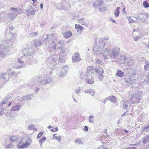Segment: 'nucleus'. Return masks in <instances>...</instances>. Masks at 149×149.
Returning <instances> with one entry per match:
<instances>
[{"mask_svg": "<svg viewBox=\"0 0 149 149\" xmlns=\"http://www.w3.org/2000/svg\"><path fill=\"white\" fill-rule=\"evenodd\" d=\"M120 48L118 47L114 48L109 53V49L106 48L103 52H102V55L104 59L111 58L116 61V59L118 56L120 52Z\"/></svg>", "mask_w": 149, "mask_h": 149, "instance_id": "obj_1", "label": "nucleus"}, {"mask_svg": "<svg viewBox=\"0 0 149 149\" xmlns=\"http://www.w3.org/2000/svg\"><path fill=\"white\" fill-rule=\"evenodd\" d=\"M52 81L51 77L43 76L39 78L37 77H35L32 79L30 82L32 83V86L33 84H38L39 86L42 87V85H45L51 82Z\"/></svg>", "mask_w": 149, "mask_h": 149, "instance_id": "obj_2", "label": "nucleus"}, {"mask_svg": "<svg viewBox=\"0 0 149 149\" xmlns=\"http://www.w3.org/2000/svg\"><path fill=\"white\" fill-rule=\"evenodd\" d=\"M12 34L10 33L9 28H7L5 31V36L6 40L3 42L2 46L5 49L8 48L12 45V42L10 41L12 37Z\"/></svg>", "mask_w": 149, "mask_h": 149, "instance_id": "obj_3", "label": "nucleus"}, {"mask_svg": "<svg viewBox=\"0 0 149 149\" xmlns=\"http://www.w3.org/2000/svg\"><path fill=\"white\" fill-rule=\"evenodd\" d=\"M53 35H44L43 37V38L44 39L43 41L46 42H50V41H52L51 45L53 49L54 50H55L56 49V44L55 43V42L54 41H52V39H53Z\"/></svg>", "mask_w": 149, "mask_h": 149, "instance_id": "obj_4", "label": "nucleus"}, {"mask_svg": "<svg viewBox=\"0 0 149 149\" xmlns=\"http://www.w3.org/2000/svg\"><path fill=\"white\" fill-rule=\"evenodd\" d=\"M138 77L139 75L136 71H135L131 74V76L128 79H125V81L126 83L133 84L136 82Z\"/></svg>", "mask_w": 149, "mask_h": 149, "instance_id": "obj_5", "label": "nucleus"}, {"mask_svg": "<svg viewBox=\"0 0 149 149\" xmlns=\"http://www.w3.org/2000/svg\"><path fill=\"white\" fill-rule=\"evenodd\" d=\"M143 94L140 91H137L135 92V96L134 98V100L132 101L131 104L138 103L141 97L142 96Z\"/></svg>", "mask_w": 149, "mask_h": 149, "instance_id": "obj_6", "label": "nucleus"}, {"mask_svg": "<svg viewBox=\"0 0 149 149\" xmlns=\"http://www.w3.org/2000/svg\"><path fill=\"white\" fill-rule=\"evenodd\" d=\"M72 60L74 63H77L80 61L81 58L78 53H74L72 56Z\"/></svg>", "mask_w": 149, "mask_h": 149, "instance_id": "obj_7", "label": "nucleus"}, {"mask_svg": "<svg viewBox=\"0 0 149 149\" xmlns=\"http://www.w3.org/2000/svg\"><path fill=\"white\" fill-rule=\"evenodd\" d=\"M12 105V107L10 109L12 111H18L22 107V105L20 104L16 103L15 102L13 103Z\"/></svg>", "mask_w": 149, "mask_h": 149, "instance_id": "obj_8", "label": "nucleus"}, {"mask_svg": "<svg viewBox=\"0 0 149 149\" xmlns=\"http://www.w3.org/2000/svg\"><path fill=\"white\" fill-rule=\"evenodd\" d=\"M86 76L85 81L88 84H92L94 82L93 75H86Z\"/></svg>", "mask_w": 149, "mask_h": 149, "instance_id": "obj_9", "label": "nucleus"}, {"mask_svg": "<svg viewBox=\"0 0 149 149\" xmlns=\"http://www.w3.org/2000/svg\"><path fill=\"white\" fill-rule=\"evenodd\" d=\"M103 3V2L102 0H96L93 3V6L95 8H96L100 6Z\"/></svg>", "mask_w": 149, "mask_h": 149, "instance_id": "obj_10", "label": "nucleus"}, {"mask_svg": "<svg viewBox=\"0 0 149 149\" xmlns=\"http://www.w3.org/2000/svg\"><path fill=\"white\" fill-rule=\"evenodd\" d=\"M23 62L21 61L19 59L17 60V62L15 63L14 66V68H22L23 66Z\"/></svg>", "mask_w": 149, "mask_h": 149, "instance_id": "obj_11", "label": "nucleus"}, {"mask_svg": "<svg viewBox=\"0 0 149 149\" xmlns=\"http://www.w3.org/2000/svg\"><path fill=\"white\" fill-rule=\"evenodd\" d=\"M127 60V64L129 66L134 65L136 61L135 59H134L132 57H128Z\"/></svg>", "mask_w": 149, "mask_h": 149, "instance_id": "obj_12", "label": "nucleus"}, {"mask_svg": "<svg viewBox=\"0 0 149 149\" xmlns=\"http://www.w3.org/2000/svg\"><path fill=\"white\" fill-rule=\"evenodd\" d=\"M32 49H24L23 50L24 55V56H30L32 53Z\"/></svg>", "mask_w": 149, "mask_h": 149, "instance_id": "obj_13", "label": "nucleus"}, {"mask_svg": "<svg viewBox=\"0 0 149 149\" xmlns=\"http://www.w3.org/2000/svg\"><path fill=\"white\" fill-rule=\"evenodd\" d=\"M101 49V48L99 47V45H95L93 48V51L96 53H100V52H101V54H102V52H104V50L102 51V52L100 49Z\"/></svg>", "mask_w": 149, "mask_h": 149, "instance_id": "obj_14", "label": "nucleus"}, {"mask_svg": "<svg viewBox=\"0 0 149 149\" xmlns=\"http://www.w3.org/2000/svg\"><path fill=\"white\" fill-rule=\"evenodd\" d=\"M9 74L6 73H3L0 75V77L1 79L4 80V82L7 81L9 79Z\"/></svg>", "mask_w": 149, "mask_h": 149, "instance_id": "obj_15", "label": "nucleus"}, {"mask_svg": "<svg viewBox=\"0 0 149 149\" xmlns=\"http://www.w3.org/2000/svg\"><path fill=\"white\" fill-rule=\"evenodd\" d=\"M93 67L92 66L88 67L86 71V75H93L94 72Z\"/></svg>", "mask_w": 149, "mask_h": 149, "instance_id": "obj_16", "label": "nucleus"}, {"mask_svg": "<svg viewBox=\"0 0 149 149\" xmlns=\"http://www.w3.org/2000/svg\"><path fill=\"white\" fill-rule=\"evenodd\" d=\"M139 17L140 18V19L141 20L144 22L148 16V15L145 13H140L139 14Z\"/></svg>", "mask_w": 149, "mask_h": 149, "instance_id": "obj_17", "label": "nucleus"}, {"mask_svg": "<svg viewBox=\"0 0 149 149\" xmlns=\"http://www.w3.org/2000/svg\"><path fill=\"white\" fill-rule=\"evenodd\" d=\"M58 49L60 51V53H67L69 51L68 49L63 47H59Z\"/></svg>", "mask_w": 149, "mask_h": 149, "instance_id": "obj_18", "label": "nucleus"}, {"mask_svg": "<svg viewBox=\"0 0 149 149\" xmlns=\"http://www.w3.org/2000/svg\"><path fill=\"white\" fill-rule=\"evenodd\" d=\"M106 100H110L111 102L113 103H115L116 101V99L115 96H111L105 98Z\"/></svg>", "mask_w": 149, "mask_h": 149, "instance_id": "obj_19", "label": "nucleus"}, {"mask_svg": "<svg viewBox=\"0 0 149 149\" xmlns=\"http://www.w3.org/2000/svg\"><path fill=\"white\" fill-rule=\"evenodd\" d=\"M106 41L102 39H100L99 40V47L102 48L103 47H105L106 46V43H105Z\"/></svg>", "mask_w": 149, "mask_h": 149, "instance_id": "obj_20", "label": "nucleus"}, {"mask_svg": "<svg viewBox=\"0 0 149 149\" xmlns=\"http://www.w3.org/2000/svg\"><path fill=\"white\" fill-rule=\"evenodd\" d=\"M127 59V58L125 56H121L120 57L119 62L121 64L125 63Z\"/></svg>", "mask_w": 149, "mask_h": 149, "instance_id": "obj_21", "label": "nucleus"}, {"mask_svg": "<svg viewBox=\"0 0 149 149\" xmlns=\"http://www.w3.org/2000/svg\"><path fill=\"white\" fill-rule=\"evenodd\" d=\"M124 74V72L120 70H118L116 74V75L119 77H123Z\"/></svg>", "mask_w": 149, "mask_h": 149, "instance_id": "obj_22", "label": "nucleus"}, {"mask_svg": "<svg viewBox=\"0 0 149 149\" xmlns=\"http://www.w3.org/2000/svg\"><path fill=\"white\" fill-rule=\"evenodd\" d=\"M75 26V29H77V32L81 31L84 29L83 27L79 24H76Z\"/></svg>", "mask_w": 149, "mask_h": 149, "instance_id": "obj_23", "label": "nucleus"}, {"mask_svg": "<svg viewBox=\"0 0 149 149\" xmlns=\"http://www.w3.org/2000/svg\"><path fill=\"white\" fill-rule=\"evenodd\" d=\"M42 42L41 41L36 40L34 41V45L37 48H38L41 45Z\"/></svg>", "mask_w": 149, "mask_h": 149, "instance_id": "obj_24", "label": "nucleus"}, {"mask_svg": "<svg viewBox=\"0 0 149 149\" xmlns=\"http://www.w3.org/2000/svg\"><path fill=\"white\" fill-rule=\"evenodd\" d=\"M143 142L144 144L147 143L149 141V134L147 135L143 138Z\"/></svg>", "mask_w": 149, "mask_h": 149, "instance_id": "obj_25", "label": "nucleus"}, {"mask_svg": "<svg viewBox=\"0 0 149 149\" xmlns=\"http://www.w3.org/2000/svg\"><path fill=\"white\" fill-rule=\"evenodd\" d=\"M17 15L16 14H14V13H9L8 17L11 20H13L17 16Z\"/></svg>", "mask_w": 149, "mask_h": 149, "instance_id": "obj_26", "label": "nucleus"}, {"mask_svg": "<svg viewBox=\"0 0 149 149\" xmlns=\"http://www.w3.org/2000/svg\"><path fill=\"white\" fill-rule=\"evenodd\" d=\"M10 10H13V11H15L17 12V14H20L22 13L21 11V9L18 8L11 7L10 8Z\"/></svg>", "mask_w": 149, "mask_h": 149, "instance_id": "obj_27", "label": "nucleus"}, {"mask_svg": "<svg viewBox=\"0 0 149 149\" xmlns=\"http://www.w3.org/2000/svg\"><path fill=\"white\" fill-rule=\"evenodd\" d=\"M72 35V33L70 31H68L63 33V36L66 38H68Z\"/></svg>", "mask_w": 149, "mask_h": 149, "instance_id": "obj_28", "label": "nucleus"}, {"mask_svg": "<svg viewBox=\"0 0 149 149\" xmlns=\"http://www.w3.org/2000/svg\"><path fill=\"white\" fill-rule=\"evenodd\" d=\"M144 68L145 71L149 70V61H145V65L144 66Z\"/></svg>", "mask_w": 149, "mask_h": 149, "instance_id": "obj_29", "label": "nucleus"}, {"mask_svg": "<svg viewBox=\"0 0 149 149\" xmlns=\"http://www.w3.org/2000/svg\"><path fill=\"white\" fill-rule=\"evenodd\" d=\"M123 108L125 109H127L128 107L130 106V101L128 100L126 101L123 104Z\"/></svg>", "mask_w": 149, "mask_h": 149, "instance_id": "obj_30", "label": "nucleus"}, {"mask_svg": "<svg viewBox=\"0 0 149 149\" xmlns=\"http://www.w3.org/2000/svg\"><path fill=\"white\" fill-rule=\"evenodd\" d=\"M95 70L96 72L99 73H103L104 72V70L102 68L100 67L95 68Z\"/></svg>", "mask_w": 149, "mask_h": 149, "instance_id": "obj_31", "label": "nucleus"}, {"mask_svg": "<svg viewBox=\"0 0 149 149\" xmlns=\"http://www.w3.org/2000/svg\"><path fill=\"white\" fill-rule=\"evenodd\" d=\"M27 13L29 16L33 15H34L36 13V10H31L27 11Z\"/></svg>", "mask_w": 149, "mask_h": 149, "instance_id": "obj_32", "label": "nucleus"}, {"mask_svg": "<svg viewBox=\"0 0 149 149\" xmlns=\"http://www.w3.org/2000/svg\"><path fill=\"white\" fill-rule=\"evenodd\" d=\"M25 143H27L28 145H30L31 144L32 141V140L29 137H26L25 139Z\"/></svg>", "mask_w": 149, "mask_h": 149, "instance_id": "obj_33", "label": "nucleus"}, {"mask_svg": "<svg viewBox=\"0 0 149 149\" xmlns=\"http://www.w3.org/2000/svg\"><path fill=\"white\" fill-rule=\"evenodd\" d=\"M18 139V138L17 136H13L11 137L10 141V142H14L15 141H17Z\"/></svg>", "mask_w": 149, "mask_h": 149, "instance_id": "obj_34", "label": "nucleus"}, {"mask_svg": "<svg viewBox=\"0 0 149 149\" xmlns=\"http://www.w3.org/2000/svg\"><path fill=\"white\" fill-rule=\"evenodd\" d=\"M15 100H18L21 102L25 101V97H20L19 96H17L16 97Z\"/></svg>", "mask_w": 149, "mask_h": 149, "instance_id": "obj_35", "label": "nucleus"}, {"mask_svg": "<svg viewBox=\"0 0 149 149\" xmlns=\"http://www.w3.org/2000/svg\"><path fill=\"white\" fill-rule=\"evenodd\" d=\"M68 68L67 65L64 66L63 68L62 71L64 72V74L66 75L68 72Z\"/></svg>", "mask_w": 149, "mask_h": 149, "instance_id": "obj_36", "label": "nucleus"}, {"mask_svg": "<svg viewBox=\"0 0 149 149\" xmlns=\"http://www.w3.org/2000/svg\"><path fill=\"white\" fill-rule=\"evenodd\" d=\"M18 148L19 149V148H26L28 147V145L26 143H23L21 145H17V146Z\"/></svg>", "mask_w": 149, "mask_h": 149, "instance_id": "obj_37", "label": "nucleus"}, {"mask_svg": "<svg viewBox=\"0 0 149 149\" xmlns=\"http://www.w3.org/2000/svg\"><path fill=\"white\" fill-rule=\"evenodd\" d=\"M120 7H118L115 10V11L114 13V15L115 17H118L119 14L120 13V10H119Z\"/></svg>", "mask_w": 149, "mask_h": 149, "instance_id": "obj_38", "label": "nucleus"}, {"mask_svg": "<svg viewBox=\"0 0 149 149\" xmlns=\"http://www.w3.org/2000/svg\"><path fill=\"white\" fill-rule=\"evenodd\" d=\"M84 92L86 93H90L91 94V95L92 96H93L94 94V91L93 90V89L87 90L85 91Z\"/></svg>", "mask_w": 149, "mask_h": 149, "instance_id": "obj_39", "label": "nucleus"}, {"mask_svg": "<svg viewBox=\"0 0 149 149\" xmlns=\"http://www.w3.org/2000/svg\"><path fill=\"white\" fill-rule=\"evenodd\" d=\"M56 134L53 135V139H55L57 140L58 142H60L61 138V136H56Z\"/></svg>", "mask_w": 149, "mask_h": 149, "instance_id": "obj_40", "label": "nucleus"}, {"mask_svg": "<svg viewBox=\"0 0 149 149\" xmlns=\"http://www.w3.org/2000/svg\"><path fill=\"white\" fill-rule=\"evenodd\" d=\"M77 22L78 23H81L82 25H86V23L84 22V19L83 18L79 19Z\"/></svg>", "mask_w": 149, "mask_h": 149, "instance_id": "obj_41", "label": "nucleus"}, {"mask_svg": "<svg viewBox=\"0 0 149 149\" xmlns=\"http://www.w3.org/2000/svg\"><path fill=\"white\" fill-rule=\"evenodd\" d=\"M33 97L31 95H27L24 97L25 101L30 100Z\"/></svg>", "mask_w": 149, "mask_h": 149, "instance_id": "obj_42", "label": "nucleus"}, {"mask_svg": "<svg viewBox=\"0 0 149 149\" xmlns=\"http://www.w3.org/2000/svg\"><path fill=\"white\" fill-rule=\"evenodd\" d=\"M75 143H77L79 144H83V142L80 139L78 138L75 139L74 141Z\"/></svg>", "mask_w": 149, "mask_h": 149, "instance_id": "obj_43", "label": "nucleus"}, {"mask_svg": "<svg viewBox=\"0 0 149 149\" xmlns=\"http://www.w3.org/2000/svg\"><path fill=\"white\" fill-rule=\"evenodd\" d=\"M6 55V54L4 51L0 50V57L4 58Z\"/></svg>", "mask_w": 149, "mask_h": 149, "instance_id": "obj_44", "label": "nucleus"}, {"mask_svg": "<svg viewBox=\"0 0 149 149\" xmlns=\"http://www.w3.org/2000/svg\"><path fill=\"white\" fill-rule=\"evenodd\" d=\"M143 82L147 84H149V77H146Z\"/></svg>", "mask_w": 149, "mask_h": 149, "instance_id": "obj_45", "label": "nucleus"}, {"mask_svg": "<svg viewBox=\"0 0 149 149\" xmlns=\"http://www.w3.org/2000/svg\"><path fill=\"white\" fill-rule=\"evenodd\" d=\"M143 5L145 8H147L149 7V4L147 1H145L143 2Z\"/></svg>", "mask_w": 149, "mask_h": 149, "instance_id": "obj_46", "label": "nucleus"}, {"mask_svg": "<svg viewBox=\"0 0 149 149\" xmlns=\"http://www.w3.org/2000/svg\"><path fill=\"white\" fill-rule=\"evenodd\" d=\"M94 116L92 115L90 116L89 117V121L91 123H93L94 122V120L93 119Z\"/></svg>", "mask_w": 149, "mask_h": 149, "instance_id": "obj_47", "label": "nucleus"}, {"mask_svg": "<svg viewBox=\"0 0 149 149\" xmlns=\"http://www.w3.org/2000/svg\"><path fill=\"white\" fill-rule=\"evenodd\" d=\"M103 77L104 76L103 74H100L98 77L97 79L99 81H102Z\"/></svg>", "mask_w": 149, "mask_h": 149, "instance_id": "obj_48", "label": "nucleus"}, {"mask_svg": "<svg viewBox=\"0 0 149 149\" xmlns=\"http://www.w3.org/2000/svg\"><path fill=\"white\" fill-rule=\"evenodd\" d=\"M64 72L62 71H60L58 73V76L60 77L65 76L66 75L64 74Z\"/></svg>", "mask_w": 149, "mask_h": 149, "instance_id": "obj_49", "label": "nucleus"}, {"mask_svg": "<svg viewBox=\"0 0 149 149\" xmlns=\"http://www.w3.org/2000/svg\"><path fill=\"white\" fill-rule=\"evenodd\" d=\"M57 56H54L52 57V62L53 63L55 62L56 61L58 60V57H57Z\"/></svg>", "mask_w": 149, "mask_h": 149, "instance_id": "obj_50", "label": "nucleus"}, {"mask_svg": "<svg viewBox=\"0 0 149 149\" xmlns=\"http://www.w3.org/2000/svg\"><path fill=\"white\" fill-rule=\"evenodd\" d=\"M46 140V137H43L40 139L39 141V143H42Z\"/></svg>", "mask_w": 149, "mask_h": 149, "instance_id": "obj_51", "label": "nucleus"}, {"mask_svg": "<svg viewBox=\"0 0 149 149\" xmlns=\"http://www.w3.org/2000/svg\"><path fill=\"white\" fill-rule=\"evenodd\" d=\"M13 96V95L12 94H10L8 96L7 98H5V99H6L7 101H8L12 98Z\"/></svg>", "mask_w": 149, "mask_h": 149, "instance_id": "obj_52", "label": "nucleus"}, {"mask_svg": "<svg viewBox=\"0 0 149 149\" xmlns=\"http://www.w3.org/2000/svg\"><path fill=\"white\" fill-rule=\"evenodd\" d=\"M75 92L77 94H79L80 93L81 89L80 87H79V88L76 89L74 90Z\"/></svg>", "mask_w": 149, "mask_h": 149, "instance_id": "obj_53", "label": "nucleus"}, {"mask_svg": "<svg viewBox=\"0 0 149 149\" xmlns=\"http://www.w3.org/2000/svg\"><path fill=\"white\" fill-rule=\"evenodd\" d=\"M30 36L31 37H33L34 36H36L38 34V33H37V32H35L34 33H30Z\"/></svg>", "mask_w": 149, "mask_h": 149, "instance_id": "obj_54", "label": "nucleus"}, {"mask_svg": "<svg viewBox=\"0 0 149 149\" xmlns=\"http://www.w3.org/2000/svg\"><path fill=\"white\" fill-rule=\"evenodd\" d=\"M106 8L105 6L101 7L99 8V10L100 12H103L106 10Z\"/></svg>", "mask_w": 149, "mask_h": 149, "instance_id": "obj_55", "label": "nucleus"}, {"mask_svg": "<svg viewBox=\"0 0 149 149\" xmlns=\"http://www.w3.org/2000/svg\"><path fill=\"white\" fill-rule=\"evenodd\" d=\"M14 146L13 144L12 143H10L9 144H8L7 145H6V148H13Z\"/></svg>", "mask_w": 149, "mask_h": 149, "instance_id": "obj_56", "label": "nucleus"}, {"mask_svg": "<svg viewBox=\"0 0 149 149\" xmlns=\"http://www.w3.org/2000/svg\"><path fill=\"white\" fill-rule=\"evenodd\" d=\"M8 102V101H7L6 99L4 98L2 101V103L1 104H1V105H4L6 103V102Z\"/></svg>", "mask_w": 149, "mask_h": 149, "instance_id": "obj_57", "label": "nucleus"}, {"mask_svg": "<svg viewBox=\"0 0 149 149\" xmlns=\"http://www.w3.org/2000/svg\"><path fill=\"white\" fill-rule=\"evenodd\" d=\"M128 19L130 23H133V22H135V21L134 20L131 19V17L128 18Z\"/></svg>", "mask_w": 149, "mask_h": 149, "instance_id": "obj_58", "label": "nucleus"}, {"mask_svg": "<svg viewBox=\"0 0 149 149\" xmlns=\"http://www.w3.org/2000/svg\"><path fill=\"white\" fill-rule=\"evenodd\" d=\"M149 129V125L147 126L146 127H145L143 129V130L146 132Z\"/></svg>", "mask_w": 149, "mask_h": 149, "instance_id": "obj_59", "label": "nucleus"}, {"mask_svg": "<svg viewBox=\"0 0 149 149\" xmlns=\"http://www.w3.org/2000/svg\"><path fill=\"white\" fill-rule=\"evenodd\" d=\"M58 44L59 45H60V46H61V47H63V46L64 44V41H60L59 42Z\"/></svg>", "mask_w": 149, "mask_h": 149, "instance_id": "obj_60", "label": "nucleus"}, {"mask_svg": "<svg viewBox=\"0 0 149 149\" xmlns=\"http://www.w3.org/2000/svg\"><path fill=\"white\" fill-rule=\"evenodd\" d=\"M43 132H40L38 134L37 137L38 138H40L42 135Z\"/></svg>", "mask_w": 149, "mask_h": 149, "instance_id": "obj_61", "label": "nucleus"}, {"mask_svg": "<svg viewBox=\"0 0 149 149\" xmlns=\"http://www.w3.org/2000/svg\"><path fill=\"white\" fill-rule=\"evenodd\" d=\"M131 93H133L134 92H131ZM134 94H132L130 96L129 98L130 99L132 100H133V98H134Z\"/></svg>", "mask_w": 149, "mask_h": 149, "instance_id": "obj_62", "label": "nucleus"}, {"mask_svg": "<svg viewBox=\"0 0 149 149\" xmlns=\"http://www.w3.org/2000/svg\"><path fill=\"white\" fill-rule=\"evenodd\" d=\"M34 127V126L33 125H29L28 127V129L29 130H32L33 128V127Z\"/></svg>", "mask_w": 149, "mask_h": 149, "instance_id": "obj_63", "label": "nucleus"}, {"mask_svg": "<svg viewBox=\"0 0 149 149\" xmlns=\"http://www.w3.org/2000/svg\"><path fill=\"white\" fill-rule=\"evenodd\" d=\"M59 61L60 62H64L63 60L62 59V58H61V56L59 57Z\"/></svg>", "mask_w": 149, "mask_h": 149, "instance_id": "obj_64", "label": "nucleus"}]
</instances>
